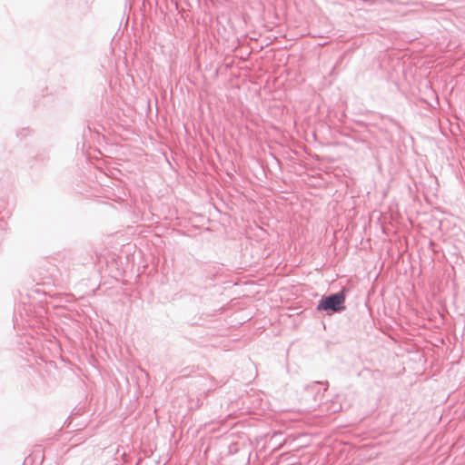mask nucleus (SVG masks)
<instances>
[{
    "instance_id": "nucleus-1",
    "label": "nucleus",
    "mask_w": 465,
    "mask_h": 465,
    "mask_svg": "<svg viewBox=\"0 0 465 465\" xmlns=\"http://www.w3.org/2000/svg\"><path fill=\"white\" fill-rule=\"evenodd\" d=\"M345 296L342 292L331 294L322 300V310L340 312L345 310Z\"/></svg>"
}]
</instances>
